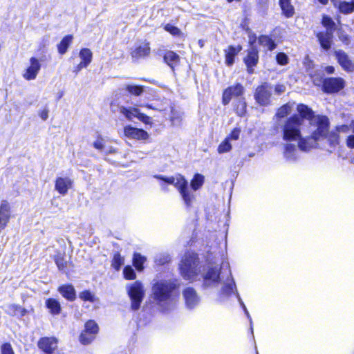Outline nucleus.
Returning <instances> with one entry per match:
<instances>
[{
  "label": "nucleus",
  "instance_id": "f257e3e1",
  "mask_svg": "<svg viewBox=\"0 0 354 354\" xmlns=\"http://www.w3.org/2000/svg\"><path fill=\"white\" fill-rule=\"evenodd\" d=\"M297 110L299 115L290 117L281 126L283 140H298L299 149L308 151L327 132L328 119L326 116L315 115L310 108L303 104H299Z\"/></svg>",
  "mask_w": 354,
  "mask_h": 354
},
{
  "label": "nucleus",
  "instance_id": "f03ea898",
  "mask_svg": "<svg viewBox=\"0 0 354 354\" xmlns=\"http://www.w3.org/2000/svg\"><path fill=\"white\" fill-rule=\"evenodd\" d=\"M175 281L160 280L152 287L153 299L162 312H169L176 307V299L173 292L176 288Z\"/></svg>",
  "mask_w": 354,
  "mask_h": 354
},
{
  "label": "nucleus",
  "instance_id": "7ed1b4c3",
  "mask_svg": "<svg viewBox=\"0 0 354 354\" xmlns=\"http://www.w3.org/2000/svg\"><path fill=\"white\" fill-rule=\"evenodd\" d=\"M201 268L197 254L192 252L185 253L179 265L183 279L192 281L200 279Z\"/></svg>",
  "mask_w": 354,
  "mask_h": 354
},
{
  "label": "nucleus",
  "instance_id": "20e7f679",
  "mask_svg": "<svg viewBox=\"0 0 354 354\" xmlns=\"http://www.w3.org/2000/svg\"><path fill=\"white\" fill-rule=\"evenodd\" d=\"M156 179H162L168 184L173 185L179 192L184 203L187 206H189L194 196L190 192L188 188V182L181 174H177L175 176H164L162 175H154Z\"/></svg>",
  "mask_w": 354,
  "mask_h": 354
},
{
  "label": "nucleus",
  "instance_id": "39448f33",
  "mask_svg": "<svg viewBox=\"0 0 354 354\" xmlns=\"http://www.w3.org/2000/svg\"><path fill=\"white\" fill-rule=\"evenodd\" d=\"M127 293L131 299V310H138L145 295L143 285L140 281H135L127 286Z\"/></svg>",
  "mask_w": 354,
  "mask_h": 354
},
{
  "label": "nucleus",
  "instance_id": "423d86ee",
  "mask_svg": "<svg viewBox=\"0 0 354 354\" xmlns=\"http://www.w3.org/2000/svg\"><path fill=\"white\" fill-rule=\"evenodd\" d=\"M221 268L218 265H208L201 272L200 277L203 279V287L204 288L216 286L220 281Z\"/></svg>",
  "mask_w": 354,
  "mask_h": 354
},
{
  "label": "nucleus",
  "instance_id": "0eeeda50",
  "mask_svg": "<svg viewBox=\"0 0 354 354\" xmlns=\"http://www.w3.org/2000/svg\"><path fill=\"white\" fill-rule=\"evenodd\" d=\"M272 90V84L267 82L257 86L254 93L256 102L263 106L270 104Z\"/></svg>",
  "mask_w": 354,
  "mask_h": 354
},
{
  "label": "nucleus",
  "instance_id": "6e6552de",
  "mask_svg": "<svg viewBox=\"0 0 354 354\" xmlns=\"http://www.w3.org/2000/svg\"><path fill=\"white\" fill-rule=\"evenodd\" d=\"M345 80L342 77H328L322 82V89L327 93H337L345 86Z\"/></svg>",
  "mask_w": 354,
  "mask_h": 354
},
{
  "label": "nucleus",
  "instance_id": "1a4fd4ad",
  "mask_svg": "<svg viewBox=\"0 0 354 354\" xmlns=\"http://www.w3.org/2000/svg\"><path fill=\"white\" fill-rule=\"evenodd\" d=\"M120 112L124 115L128 120H132L136 118L145 124H150L151 118L145 114L140 113V110L137 108H126L121 106L120 108Z\"/></svg>",
  "mask_w": 354,
  "mask_h": 354
},
{
  "label": "nucleus",
  "instance_id": "9d476101",
  "mask_svg": "<svg viewBox=\"0 0 354 354\" xmlns=\"http://www.w3.org/2000/svg\"><path fill=\"white\" fill-rule=\"evenodd\" d=\"M244 87L239 83L225 88L223 93V104L227 105L232 97H238L244 93Z\"/></svg>",
  "mask_w": 354,
  "mask_h": 354
},
{
  "label": "nucleus",
  "instance_id": "9b49d317",
  "mask_svg": "<svg viewBox=\"0 0 354 354\" xmlns=\"http://www.w3.org/2000/svg\"><path fill=\"white\" fill-rule=\"evenodd\" d=\"M183 296L186 307L189 309L195 308L200 303V297L193 288L188 287L184 289Z\"/></svg>",
  "mask_w": 354,
  "mask_h": 354
},
{
  "label": "nucleus",
  "instance_id": "f8f14e48",
  "mask_svg": "<svg viewBox=\"0 0 354 354\" xmlns=\"http://www.w3.org/2000/svg\"><path fill=\"white\" fill-rule=\"evenodd\" d=\"M335 57L337 62L342 69L346 72H354V62L351 59L348 55L342 50L335 52Z\"/></svg>",
  "mask_w": 354,
  "mask_h": 354
},
{
  "label": "nucleus",
  "instance_id": "ddd939ff",
  "mask_svg": "<svg viewBox=\"0 0 354 354\" xmlns=\"http://www.w3.org/2000/svg\"><path fill=\"white\" fill-rule=\"evenodd\" d=\"M29 62L30 65L24 71L23 77L26 80H33L36 79L41 65L39 59L36 57H31Z\"/></svg>",
  "mask_w": 354,
  "mask_h": 354
},
{
  "label": "nucleus",
  "instance_id": "4468645a",
  "mask_svg": "<svg viewBox=\"0 0 354 354\" xmlns=\"http://www.w3.org/2000/svg\"><path fill=\"white\" fill-rule=\"evenodd\" d=\"M11 217V207L8 201L3 200L0 204V233L6 228Z\"/></svg>",
  "mask_w": 354,
  "mask_h": 354
},
{
  "label": "nucleus",
  "instance_id": "2eb2a0df",
  "mask_svg": "<svg viewBox=\"0 0 354 354\" xmlns=\"http://www.w3.org/2000/svg\"><path fill=\"white\" fill-rule=\"evenodd\" d=\"M124 134L128 138L138 140H146L149 138L148 133L145 130L131 126H127L124 128Z\"/></svg>",
  "mask_w": 354,
  "mask_h": 354
},
{
  "label": "nucleus",
  "instance_id": "dca6fc26",
  "mask_svg": "<svg viewBox=\"0 0 354 354\" xmlns=\"http://www.w3.org/2000/svg\"><path fill=\"white\" fill-rule=\"evenodd\" d=\"M253 42L250 39V43L251 44V48L248 50V53L247 57L244 59V62L248 68V72L249 73H252L254 71L253 66H254L259 60L258 50L256 47L253 46Z\"/></svg>",
  "mask_w": 354,
  "mask_h": 354
},
{
  "label": "nucleus",
  "instance_id": "f3484780",
  "mask_svg": "<svg viewBox=\"0 0 354 354\" xmlns=\"http://www.w3.org/2000/svg\"><path fill=\"white\" fill-rule=\"evenodd\" d=\"M328 126L329 123L327 126V132L326 134L319 140H317L315 146L312 147V149L321 146L322 142H325L329 145V148H327V150L331 151V149L334 148L338 144L339 136L337 133H329L328 132Z\"/></svg>",
  "mask_w": 354,
  "mask_h": 354
},
{
  "label": "nucleus",
  "instance_id": "a211bd4d",
  "mask_svg": "<svg viewBox=\"0 0 354 354\" xmlns=\"http://www.w3.org/2000/svg\"><path fill=\"white\" fill-rule=\"evenodd\" d=\"M38 347L47 354H51L57 348L55 337H42L38 342Z\"/></svg>",
  "mask_w": 354,
  "mask_h": 354
},
{
  "label": "nucleus",
  "instance_id": "6ab92c4d",
  "mask_svg": "<svg viewBox=\"0 0 354 354\" xmlns=\"http://www.w3.org/2000/svg\"><path fill=\"white\" fill-rule=\"evenodd\" d=\"M73 185V180L69 177H57L55 180V189L62 195H66Z\"/></svg>",
  "mask_w": 354,
  "mask_h": 354
},
{
  "label": "nucleus",
  "instance_id": "aec40b11",
  "mask_svg": "<svg viewBox=\"0 0 354 354\" xmlns=\"http://www.w3.org/2000/svg\"><path fill=\"white\" fill-rule=\"evenodd\" d=\"M226 267L228 269V272H229L230 277H227L226 281L223 284V286L222 288V293L225 295H230L232 293H234V292H237V290H236L235 282H234L233 278L232 277V274H231V272H230L228 263L226 264ZM239 295V294L236 293V295Z\"/></svg>",
  "mask_w": 354,
  "mask_h": 354
},
{
  "label": "nucleus",
  "instance_id": "412c9836",
  "mask_svg": "<svg viewBox=\"0 0 354 354\" xmlns=\"http://www.w3.org/2000/svg\"><path fill=\"white\" fill-rule=\"evenodd\" d=\"M317 37L322 46V47L327 50L330 49L331 46V41L333 37V33L330 32H319L317 35Z\"/></svg>",
  "mask_w": 354,
  "mask_h": 354
},
{
  "label": "nucleus",
  "instance_id": "4be33fe9",
  "mask_svg": "<svg viewBox=\"0 0 354 354\" xmlns=\"http://www.w3.org/2000/svg\"><path fill=\"white\" fill-rule=\"evenodd\" d=\"M59 292L68 301H74L76 298V292L72 285H64L59 288Z\"/></svg>",
  "mask_w": 354,
  "mask_h": 354
},
{
  "label": "nucleus",
  "instance_id": "5701e85b",
  "mask_svg": "<svg viewBox=\"0 0 354 354\" xmlns=\"http://www.w3.org/2000/svg\"><path fill=\"white\" fill-rule=\"evenodd\" d=\"M242 47L238 46L236 48L230 46L227 50H225V63L227 66H232L234 64V59L235 56L241 50Z\"/></svg>",
  "mask_w": 354,
  "mask_h": 354
},
{
  "label": "nucleus",
  "instance_id": "b1692460",
  "mask_svg": "<svg viewBox=\"0 0 354 354\" xmlns=\"http://www.w3.org/2000/svg\"><path fill=\"white\" fill-rule=\"evenodd\" d=\"M297 149L295 145L286 144L283 152L284 158L290 162L295 161L297 158Z\"/></svg>",
  "mask_w": 354,
  "mask_h": 354
},
{
  "label": "nucleus",
  "instance_id": "393cba45",
  "mask_svg": "<svg viewBox=\"0 0 354 354\" xmlns=\"http://www.w3.org/2000/svg\"><path fill=\"white\" fill-rule=\"evenodd\" d=\"M164 61L169 65L173 70L174 67L178 64L180 61L179 56L173 51H167L164 55Z\"/></svg>",
  "mask_w": 354,
  "mask_h": 354
},
{
  "label": "nucleus",
  "instance_id": "a878e982",
  "mask_svg": "<svg viewBox=\"0 0 354 354\" xmlns=\"http://www.w3.org/2000/svg\"><path fill=\"white\" fill-rule=\"evenodd\" d=\"M149 53L150 48L149 44H143L131 52V56L133 58L139 59L148 55Z\"/></svg>",
  "mask_w": 354,
  "mask_h": 354
},
{
  "label": "nucleus",
  "instance_id": "bb28decb",
  "mask_svg": "<svg viewBox=\"0 0 354 354\" xmlns=\"http://www.w3.org/2000/svg\"><path fill=\"white\" fill-rule=\"evenodd\" d=\"M279 5L283 14L286 17L289 18L293 16L295 9L290 3V0H279Z\"/></svg>",
  "mask_w": 354,
  "mask_h": 354
},
{
  "label": "nucleus",
  "instance_id": "cd10ccee",
  "mask_svg": "<svg viewBox=\"0 0 354 354\" xmlns=\"http://www.w3.org/2000/svg\"><path fill=\"white\" fill-rule=\"evenodd\" d=\"M6 312L12 316L23 317L27 313V310L20 306L10 304L7 306Z\"/></svg>",
  "mask_w": 354,
  "mask_h": 354
},
{
  "label": "nucleus",
  "instance_id": "c85d7f7f",
  "mask_svg": "<svg viewBox=\"0 0 354 354\" xmlns=\"http://www.w3.org/2000/svg\"><path fill=\"white\" fill-rule=\"evenodd\" d=\"M46 305L52 314L57 315L60 313L61 306L57 300L55 299H48L46 301Z\"/></svg>",
  "mask_w": 354,
  "mask_h": 354
},
{
  "label": "nucleus",
  "instance_id": "c756f323",
  "mask_svg": "<svg viewBox=\"0 0 354 354\" xmlns=\"http://www.w3.org/2000/svg\"><path fill=\"white\" fill-rule=\"evenodd\" d=\"M259 43L269 50H272L276 48V44L268 36L262 35L259 38Z\"/></svg>",
  "mask_w": 354,
  "mask_h": 354
},
{
  "label": "nucleus",
  "instance_id": "7c9ffc66",
  "mask_svg": "<svg viewBox=\"0 0 354 354\" xmlns=\"http://www.w3.org/2000/svg\"><path fill=\"white\" fill-rule=\"evenodd\" d=\"M204 176L200 174H196L191 180L190 185L194 191L199 189L204 183Z\"/></svg>",
  "mask_w": 354,
  "mask_h": 354
},
{
  "label": "nucleus",
  "instance_id": "2f4dec72",
  "mask_svg": "<svg viewBox=\"0 0 354 354\" xmlns=\"http://www.w3.org/2000/svg\"><path fill=\"white\" fill-rule=\"evenodd\" d=\"M72 35H67L62 39L61 42L58 45V51L60 54L63 55L66 52L69 45L72 42Z\"/></svg>",
  "mask_w": 354,
  "mask_h": 354
},
{
  "label": "nucleus",
  "instance_id": "473e14b6",
  "mask_svg": "<svg viewBox=\"0 0 354 354\" xmlns=\"http://www.w3.org/2000/svg\"><path fill=\"white\" fill-rule=\"evenodd\" d=\"M93 54L90 49L83 48L80 52V57L83 64L88 66L92 61Z\"/></svg>",
  "mask_w": 354,
  "mask_h": 354
},
{
  "label": "nucleus",
  "instance_id": "72a5a7b5",
  "mask_svg": "<svg viewBox=\"0 0 354 354\" xmlns=\"http://www.w3.org/2000/svg\"><path fill=\"white\" fill-rule=\"evenodd\" d=\"M339 10L344 14H349L354 11V1H342L339 3Z\"/></svg>",
  "mask_w": 354,
  "mask_h": 354
},
{
  "label": "nucleus",
  "instance_id": "f704fd0d",
  "mask_svg": "<svg viewBox=\"0 0 354 354\" xmlns=\"http://www.w3.org/2000/svg\"><path fill=\"white\" fill-rule=\"evenodd\" d=\"M292 105L290 104L289 103H288L285 105H283L277 110L276 116H277V118H285L288 115L290 114V113L292 112Z\"/></svg>",
  "mask_w": 354,
  "mask_h": 354
},
{
  "label": "nucleus",
  "instance_id": "c9c22d12",
  "mask_svg": "<svg viewBox=\"0 0 354 354\" xmlns=\"http://www.w3.org/2000/svg\"><path fill=\"white\" fill-rule=\"evenodd\" d=\"M146 261V258L139 253L133 255V266L138 271H142L144 268L143 264Z\"/></svg>",
  "mask_w": 354,
  "mask_h": 354
},
{
  "label": "nucleus",
  "instance_id": "e433bc0d",
  "mask_svg": "<svg viewBox=\"0 0 354 354\" xmlns=\"http://www.w3.org/2000/svg\"><path fill=\"white\" fill-rule=\"evenodd\" d=\"M97 331L98 326L94 321L90 320L85 324V330L84 333L95 335Z\"/></svg>",
  "mask_w": 354,
  "mask_h": 354
},
{
  "label": "nucleus",
  "instance_id": "4c0bfd02",
  "mask_svg": "<svg viewBox=\"0 0 354 354\" xmlns=\"http://www.w3.org/2000/svg\"><path fill=\"white\" fill-rule=\"evenodd\" d=\"M55 262L59 270H64L66 267V261L64 259V254L58 252L54 258Z\"/></svg>",
  "mask_w": 354,
  "mask_h": 354
},
{
  "label": "nucleus",
  "instance_id": "58836bf2",
  "mask_svg": "<svg viewBox=\"0 0 354 354\" xmlns=\"http://www.w3.org/2000/svg\"><path fill=\"white\" fill-rule=\"evenodd\" d=\"M322 24L326 28V32H333L335 24L330 17L326 15L323 16Z\"/></svg>",
  "mask_w": 354,
  "mask_h": 354
},
{
  "label": "nucleus",
  "instance_id": "ea45409f",
  "mask_svg": "<svg viewBox=\"0 0 354 354\" xmlns=\"http://www.w3.org/2000/svg\"><path fill=\"white\" fill-rule=\"evenodd\" d=\"M126 90L132 95L139 96L143 93L144 88L141 86L129 84L126 86Z\"/></svg>",
  "mask_w": 354,
  "mask_h": 354
},
{
  "label": "nucleus",
  "instance_id": "a19ab883",
  "mask_svg": "<svg viewBox=\"0 0 354 354\" xmlns=\"http://www.w3.org/2000/svg\"><path fill=\"white\" fill-rule=\"evenodd\" d=\"M232 145L230 143L229 138H226L218 146V152L219 153H223L225 152H228L231 150Z\"/></svg>",
  "mask_w": 354,
  "mask_h": 354
},
{
  "label": "nucleus",
  "instance_id": "79ce46f5",
  "mask_svg": "<svg viewBox=\"0 0 354 354\" xmlns=\"http://www.w3.org/2000/svg\"><path fill=\"white\" fill-rule=\"evenodd\" d=\"M79 297L81 299L90 302H95L97 300L95 295L89 290H84L80 292Z\"/></svg>",
  "mask_w": 354,
  "mask_h": 354
},
{
  "label": "nucleus",
  "instance_id": "37998d69",
  "mask_svg": "<svg viewBox=\"0 0 354 354\" xmlns=\"http://www.w3.org/2000/svg\"><path fill=\"white\" fill-rule=\"evenodd\" d=\"M123 274L126 279H134L136 277L134 270L129 266H126L123 270Z\"/></svg>",
  "mask_w": 354,
  "mask_h": 354
},
{
  "label": "nucleus",
  "instance_id": "c03bdc74",
  "mask_svg": "<svg viewBox=\"0 0 354 354\" xmlns=\"http://www.w3.org/2000/svg\"><path fill=\"white\" fill-rule=\"evenodd\" d=\"M124 263V259L120 254H115L113 257V266L117 270H120L122 265Z\"/></svg>",
  "mask_w": 354,
  "mask_h": 354
},
{
  "label": "nucleus",
  "instance_id": "a18cd8bd",
  "mask_svg": "<svg viewBox=\"0 0 354 354\" xmlns=\"http://www.w3.org/2000/svg\"><path fill=\"white\" fill-rule=\"evenodd\" d=\"M165 30L174 36H180L182 35L179 28L171 24H167L165 26Z\"/></svg>",
  "mask_w": 354,
  "mask_h": 354
},
{
  "label": "nucleus",
  "instance_id": "49530a36",
  "mask_svg": "<svg viewBox=\"0 0 354 354\" xmlns=\"http://www.w3.org/2000/svg\"><path fill=\"white\" fill-rule=\"evenodd\" d=\"M95 335L86 333H82L80 337V342L83 344H88L91 342Z\"/></svg>",
  "mask_w": 354,
  "mask_h": 354
},
{
  "label": "nucleus",
  "instance_id": "de8ad7c7",
  "mask_svg": "<svg viewBox=\"0 0 354 354\" xmlns=\"http://www.w3.org/2000/svg\"><path fill=\"white\" fill-rule=\"evenodd\" d=\"M277 61L281 65H286L288 64V56L283 53H279L277 55Z\"/></svg>",
  "mask_w": 354,
  "mask_h": 354
},
{
  "label": "nucleus",
  "instance_id": "09e8293b",
  "mask_svg": "<svg viewBox=\"0 0 354 354\" xmlns=\"http://www.w3.org/2000/svg\"><path fill=\"white\" fill-rule=\"evenodd\" d=\"M237 298H238V300L240 303V305L242 306V308H243V310L246 315V316L248 317V318L250 320V329L252 330V333H253V328H252V318L249 314V312L248 311L244 303L243 302L242 299H241L239 295H237Z\"/></svg>",
  "mask_w": 354,
  "mask_h": 354
},
{
  "label": "nucleus",
  "instance_id": "8fccbe9b",
  "mask_svg": "<svg viewBox=\"0 0 354 354\" xmlns=\"http://www.w3.org/2000/svg\"><path fill=\"white\" fill-rule=\"evenodd\" d=\"M246 109V103L243 100L239 101V104L238 105L236 108V113L239 115H243L245 113Z\"/></svg>",
  "mask_w": 354,
  "mask_h": 354
},
{
  "label": "nucleus",
  "instance_id": "3c124183",
  "mask_svg": "<svg viewBox=\"0 0 354 354\" xmlns=\"http://www.w3.org/2000/svg\"><path fill=\"white\" fill-rule=\"evenodd\" d=\"M93 147L100 150V151H102L105 148V146H104V140L102 138H99L98 139H97L94 142H93Z\"/></svg>",
  "mask_w": 354,
  "mask_h": 354
},
{
  "label": "nucleus",
  "instance_id": "603ef678",
  "mask_svg": "<svg viewBox=\"0 0 354 354\" xmlns=\"http://www.w3.org/2000/svg\"><path fill=\"white\" fill-rule=\"evenodd\" d=\"M170 261V257L167 254H161L160 257L156 258V261L159 264H165Z\"/></svg>",
  "mask_w": 354,
  "mask_h": 354
},
{
  "label": "nucleus",
  "instance_id": "864d4df0",
  "mask_svg": "<svg viewBox=\"0 0 354 354\" xmlns=\"http://www.w3.org/2000/svg\"><path fill=\"white\" fill-rule=\"evenodd\" d=\"M2 354H14L11 345L10 344H4L1 346Z\"/></svg>",
  "mask_w": 354,
  "mask_h": 354
},
{
  "label": "nucleus",
  "instance_id": "5fc2aeb1",
  "mask_svg": "<svg viewBox=\"0 0 354 354\" xmlns=\"http://www.w3.org/2000/svg\"><path fill=\"white\" fill-rule=\"evenodd\" d=\"M241 130L239 129L235 128L227 137L230 140H236L239 138Z\"/></svg>",
  "mask_w": 354,
  "mask_h": 354
},
{
  "label": "nucleus",
  "instance_id": "6e6d98bb",
  "mask_svg": "<svg viewBox=\"0 0 354 354\" xmlns=\"http://www.w3.org/2000/svg\"><path fill=\"white\" fill-rule=\"evenodd\" d=\"M351 129V124L349 125H341L337 127V131L338 133H348Z\"/></svg>",
  "mask_w": 354,
  "mask_h": 354
},
{
  "label": "nucleus",
  "instance_id": "4d7b16f0",
  "mask_svg": "<svg viewBox=\"0 0 354 354\" xmlns=\"http://www.w3.org/2000/svg\"><path fill=\"white\" fill-rule=\"evenodd\" d=\"M275 93L281 95L286 91V86L283 84H277L274 88Z\"/></svg>",
  "mask_w": 354,
  "mask_h": 354
},
{
  "label": "nucleus",
  "instance_id": "13d9d810",
  "mask_svg": "<svg viewBox=\"0 0 354 354\" xmlns=\"http://www.w3.org/2000/svg\"><path fill=\"white\" fill-rule=\"evenodd\" d=\"M346 145L349 148H354V135H350L346 139Z\"/></svg>",
  "mask_w": 354,
  "mask_h": 354
},
{
  "label": "nucleus",
  "instance_id": "bf43d9fd",
  "mask_svg": "<svg viewBox=\"0 0 354 354\" xmlns=\"http://www.w3.org/2000/svg\"><path fill=\"white\" fill-rule=\"evenodd\" d=\"M158 180H160L159 185H160L161 189L163 192H168L169 188H168L167 185H169V184L165 180H164L162 179H158Z\"/></svg>",
  "mask_w": 354,
  "mask_h": 354
},
{
  "label": "nucleus",
  "instance_id": "052dcab7",
  "mask_svg": "<svg viewBox=\"0 0 354 354\" xmlns=\"http://www.w3.org/2000/svg\"><path fill=\"white\" fill-rule=\"evenodd\" d=\"M39 116L43 120H47L48 118V109H44L39 113Z\"/></svg>",
  "mask_w": 354,
  "mask_h": 354
},
{
  "label": "nucleus",
  "instance_id": "680f3d73",
  "mask_svg": "<svg viewBox=\"0 0 354 354\" xmlns=\"http://www.w3.org/2000/svg\"><path fill=\"white\" fill-rule=\"evenodd\" d=\"M324 71L328 74H333V73H335V68L333 66H328L325 67Z\"/></svg>",
  "mask_w": 354,
  "mask_h": 354
},
{
  "label": "nucleus",
  "instance_id": "e2e57ef3",
  "mask_svg": "<svg viewBox=\"0 0 354 354\" xmlns=\"http://www.w3.org/2000/svg\"><path fill=\"white\" fill-rule=\"evenodd\" d=\"M88 66H86V64H83L82 62H80L76 67V69H75V71L77 73L79 72L80 71H81L82 68H86Z\"/></svg>",
  "mask_w": 354,
  "mask_h": 354
},
{
  "label": "nucleus",
  "instance_id": "0e129e2a",
  "mask_svg": "<svg viewBox=\"0 0 354 354\" xmlns=\"http://www.w3.org/2000/svg\"><path fill=\"white\" fill-rule=\"evenodd\" d=\"M106 153H114L116 152V150L115 149H114L113 147H109L106 150Z\"/></svg>",
  "mask_w": 354,
  "mask_h": 354
},
{
  "label": "nucleus",
  "instance_id": "69168bd1",
  "mask_svg": "<svg viewBox=\"0 0 354 354\" xmlns=\"http://www.w3.org/2000/svg\"><path fill=\"white\" fill-rule=\"evenodd\" d=\"M313 82L314 83V84L315 85H319L322 82V80L320 79H318V78H316V77H313Z\"/></svg>",
  "mask_w": 354,
  "mask_h": 354
},
{
  "label": "nucleus",
  "instance_id": "338daca9",
  "mask_svg": "<svg viewBox=\"0 0 354 354\" xmlns=\"http://www.w3.org/2000/svg\"><path fill=\"white\" fill-rule=\"evenodd\" d=\"M198 45H199V46H200V47H201V48H202V47H203V46H204V42H203V40H201V39H200V40L198 41Z\"/></svg>",
  "mask_w": 354,
  "mask_h": 354
},
{
  "label": "nucleus",
  "instance_id": "774afa93",
  "mask_svg": "<svg viewBox=\"0 0 354 354\" xmlns=\"http://www.w3.org/2000/svg\"><path fill=\"white\" fill-rule=\"evenodd\" d=\"M322 4H326L328 2V0H318Z\"/></svg>",
  "mask_w": 354,
  "mask_h": 354
}]
</instances>
